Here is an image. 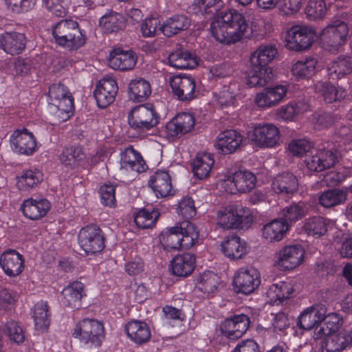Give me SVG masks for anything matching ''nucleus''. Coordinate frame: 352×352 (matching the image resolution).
<instances>
[{"mask_svg":"<svg viewBox=\"0 0 352 352\" xmlns=\"http://www.w3.org/2000/svg\"><path fill=\"white\" fill-rule=\"evenodd\" d=\"M243 141L242 135L235 130L221 132L217 138L216 146L220 153L228 155L234 153Z\"/></svg>","mask_w":352,"mask_h":352,"instance_id":"nucleus-27","label":"nucleus"},{"mask_svg":"<svg viewBox=\"0 0 352 352\" xmlns=\"http://www.w3.org/2000/svg\"><path fill=\"white\" fill-rule=\"evenodd\" d=\"M43 180V174L37 169L24 171L19 178L18 185L22 190H28L37 186Z\"/></svg>","mask_w":352,"mask_h":352,"instance_id":"nucleus-55","label":"nucleus"},{"mask_svg":"<svg viewBox=\"0 0 352 352\" xmlns=\"http://www.w3.org/2000/svg\"><path fill=\"white\" fill-rule=\"evenodd\" d=\"M273 78L271 68L262 66H251L248 74V84L251 87H263Z\"/></svg>","mask_w":352,"mask_h":352,"instance_id":"nucleus-41","label":"nucleus"},{"mask_svg":"<svg viewBox=\"0 0 352 352\" xmlns=\"http://www.w3.org/2000/svg\"><path fill=\"white\" fill-rule=\"evenodd\" d=\"M249 138L252 143L261 148H272L276 146L280 139L278 129L272 124L256 125Z\"/></svg>","mask_w":352,"mask_h":352,"instance_id":"nucleus-13","label":"nucleus"},{"mask_svg":"<svg viewBox=\"0 0 352 352\" xmlns=\"http://www.w3.org/2000/svg\"><path fill=\"white\" fill-rule=\"evenodd\" d=\"M350 344L352 342L347 332L332 333L326 338L323 350L327 352H340Z\"/></svg>","mask_w":352,"mask_h":352,"instance_id":"nucleus-40","label":"nucleus"},{"mask_svg":"<svg viewBox=\"0 0 352 352\" xmlns=\"http://www.w3.org/2000/svg\"><path fill=\"white\" fill-rule=\"evenodd\" d=\"M118 87L116 80L111 77H104L97 85L94 95L97 104L100 108L109 106L116 98Z\"/></svg>","mask_w":352,"mask_h":352,"instance_id":"nucleus-15","label":"nucleus"},{"mask_svg":"<svg viewBox=\"0 0 352 352\" xmlns=\"http://www.w3.org/2000/svg\"><path fill=\"white\" fill-rule=\"evenodd\" d=\"M84 285L80 281H74L63 289L61 292V303L65 307L79 309L81 300L86 296Z\"/></svg>","mask_w":352,"mask_h":352,"instance_id":"nucleus-29","label":"nucleus"},{"mask_svg":"<svg viewBox=\"0 0 352 352\" xmlns=\"http://www.w3.org/2000/svg\"><path fill=\"white\" fill-rule=\"evenodd\" d=\"M120 168L118 176L120 179H130L131 175H125L132 172L143 173L147 165L139 152L130 146L120 153Z\"/></svg>","mask_w":352,"mask_h":352,"instance_id":"nucleus-9","label":"nucleus"},{"mask_svg":"<svg viewBox=\"0 0 352 352\" xmlns=\"http://www.w3.org/2000/svg\"><path fill=\"white\" fill-rule=\"evenodd\" d=\"M335 140L338 143V145H334L330 148H338L340 151V155L342 151L346 149V148H342V146H346L350 145L352 142V133L351 129L347 126H342L335 132Z\"/></svg>","mask_w":352,"mask_h":352,"instance_id":"nucleus-59","label":"nucleus"},{"mask_svg":"<svg viewBox=\"0 0 352 352\" xmlns=\"http://www.w3.org/2000/svg\"><path fill=\"white\" fill-rule=\"evenodd\" d=\"M327 10V6L324 0H309L305 8V13L309 19L315 21L322 19Z\"/></svg>","mask_w":352,"mask_h":352,"instance_id":"nucleus-56","label":"nucleus"},{"mask_svg":"<svg viewBox=\"0 0 352 352\" xmlns=\"http://www.w3.org/2000/svg\"><path fill=\"white\" fill-rule=\"evenodd\" d=\"M256 181V176L252 172L247 170H239L234 173L226 181L227 185L230 183L234 186L226 190L230 193L250 192L255 187Z\"/></svg>","mask_w":352,"mask_h":352,"instance_id":"nucleus-20","label":"nucleus"},{"mask_svg":"<svg viewBox=\"0 0 352 352\" xmlns=\"http://www.w3.org/2000/svg\"><path fill=\"white\" fill-rule=\"evenodd\" d=\"M50 208V203L46 199L39 200L28 199L21 206L23 214L30 219H38L45 215Z\"/></svg>","mask_w":352,"mask_h":352,"instance_id":"nucleus-35","label":"nucleus"},{"mask_svg":"<svg viewBox=\"0 0 352 352\" xmlns=\"http://www.w3.org/2000/svg\"><path fill=\"white\" fill-rule=\"evenodd\" d=\"M190 25V18L184 14H177L168 18L159 30L165 36L170 37L187 30Z\"/></svg>","mask_w":352,"mask_h":352,"instance_id":"nucleus-34","label":"nucleus"},{"mask_svg":"<svg viewBox=\"0 0 352 352\" xmlns=\"http://www.w3.org/2000/svg\"><path fill=\"white\" fill-rule=\"evenodd\" d=\"M340 157V151L338 148H330L329 144L327 147L319 148L306 155L305 163L311 172H321L333 166Z\"/></svg>","mask_w":352,"mask_h":352,"instance_id":"nucleus-5","label":"nucleus"},{"mask_svg":"<svg viewBox=\"0 0 352 352\" xmlns=\"http://www.w3.org/2000/svg\"><path fill=\"white\" fill-rule=\"evenodd\" d=\"M7 8L14 14H23L32 10L36 0H4Z\"/></svg>","mask_w":352,"mask_h":352,"instance_id":"nucleus-58","label":"nucleus"},{"mask_svg":"<svg viewBox=\"0 0 352 352\" xmlns=\"http://www.w3.org/2000/svg\"><path fill=\"white\" fill-rule=\"evenodd\" d=\"M327 226L328 221L326 219L315 216L305 220L302 229L309 236L319 238L327 233Z\"/></svg>","mask_w":352,"mask_h":352,"instance_id":"nucleus-44","label":"nucleus"},{"mask_svg":"<svg viewBox=\"0 0 352 352\" xmlns=\"http://www.w3.org/2000/svg\"><path fill=\"white\" fill-rule=\"evenodd\" d=\"M100 25L107 34L116 32L124 28L125 19L119 13L111 12L100 18Z\"/></svg>","mask_w":352,"mask_h":352,"instance_id":"nucleus-51","label":"nucleus"},{"mask_svg":"<svg viewBox=\"0 0 352 352\" xmlns=\"http://www.w3.org/2000/svg\"><path fill=\"white\" fill-rule=\"evenodd\" d=\"M5 331L10 340L16 344L23 343L25 340L23 331L15 321L8 322L5 327Z\"/></svg>","mask_w":352,"mask_h":352,"instance_id":"nucleus-64","label":"nucleus"},{"mask_svg":"<svg viewBox=\"0 0 352 352\" xmlns=\"http://www.w3.org/2000/svg\"><path fill=\"white\" fill-rule=\"evenodd\" d=\"M170 85L173 95L184 102L196 98L199 93L195 78L190 76H173L170 80Z\"/></svg>","mask_w":352,"mask_h":352,"instance_id":"nucleus-12","label":"nucleus"},{"mask_svg":"<svg viewBox=\"0 0 352 352\" xmlns=\"http://www.w3.org/2000/svg\"><path fill=\"white\" fill-rule=\"evenodd\" d=\"M195 267V256L190 253L177 255L170 261L172 274L179 277L190 276Z\"/></svg>","mask_w":352,"mask_h":352,"instance_id":"nucleus-31","label":"nucleus"},{"mask_svg":"<svg viewBox=\"0 0 352 352\" xmlns=\"http://www.w3.org/2000/svg\"><path fill=\"white\" fill-rule=\"evenodd\" d=\"M304 254L300 245H287L280 250L275 264L280 270H293L300 264Z\"/></svg>","mask_w":352,"mask_h":352,"instance_id":"nucleus-14","label":"nucleus"},{"mask_svg":"<svg viewBox=\"0 0 352 352\" xmlns=\"http://www.w3.org/2000/svg\"><path fill=\"white\" fill-rule=\"evenodd\" d=\"M73 336L85 344L99 346L104 338V327L96 319L85 318L76 324Z\"/></svg>","mask_w":352,"mask_h":352,"instance_id":"nucleus-6","label":"nucleus"},{"mask_svg":"<svg viewBox=\"0 0 352 352\" xmlns=\"http://www.w3.org/2000/svg\"><path fill=\"white\" fill-rule=\"evenodd\" d=\"M0 265L7 276L15 277L23 272L24 259L16 250H8L1 255Z\"/></svg>","mask_w":352,"mask_h":352,"instance_id":"nucleus-22","label":"nucleus"},{"mask_svg":"<svg viewBox=\"0 0 352 352\" xmlns=\"http://www.w3.org/2000/svg\"><path fill=\"white\" fill-rule=\"evenodd\" d=\"M328 75L333 80H340L352 74V56L340 55L327 67Z\"/></svg>","mask_w":352,"mask_h":352,"instance_id":"nucleus-30","label":"nucleus"},{"mask_svg":"<svg viewBox=\"0 0 352 352\" xmlns=\"http://www.w3.org/2000/svg\"><path fill=\"white\" fill-rule=\"evenodd\" d=\"M128 119L131 127L144 131L157 126L160 117L153 107L140 105L130 111Z\"/></svg>","mask_w":352,"mask_h":352,"instance_id":"nucleus-10","label":"nucleus"},{"mask_svg":"<svg viewBox=\"0 0 352 352\" xmlns=\"http://www.w3.org/2000/svg\"><path fill=\"white\" fill-rule=\"evenodd\" d=\"M214 160L211 154L207 153H198L192 162L194 175L199 179L209 177Z\"/></svg>","mask_w":352,"mask_h":352,"instance_id":"nucleus-39","label":"nucleus"},{"mask_svg":"<svg viewBox=\"0 0 352 352\" xmlns=\"http://www.w3.org/2000/svg\"><path fill=\"white\" fill-rule=\"evenodd\" d=\"M244 16L236 11L221 12L210 23L212 36L221 43L227 44L241 40L248 28Z\"/></svg>","mask_w":352,"mask_h":352,"instance_id":"nucleus-1","label":"nucleus"},{"mask_svg":"<svg viewBox=\"0 0 352 352\" xmlns=\"http://www.w3.org/2000/svg\"><path fill=\"white\" fill-rule=\"evenodd\" d=\"M148 184L157 197H166L173 195L171 178L167 171H156L151 176Z\"/></svg>","mask_w":352,"mask_h":352,"instance_id":"nucleus-28","label":"nucleus"},{"mask_svg":"<svg viewBox=\"0 0 352 352\" xmlns=\"http://www.w3.org/2000/svg\"><path fill=\"white\" fill-rule=\"evenodd\" d=\"M348 24L343 20L333 19L320 33L322 47L336 53L345 45L349 36Z\"/></svg>","mask_w":352,"mask_h":352,"instance_id":"nucleus-4","label":"nucleus"},{"mask_svg":"<svg viewBox=\"0 0 352 352\" xmlns=\"http://www.w3.org/2000/svg\"><path fill=\"white\" fill-rule=\"evenodd\" d=\"M326 316V308L321 305H316L304 310L298 318L300 329L310 330L320 329Z\"/></svg>","mask_w":352,"mask_h":352,"instance_id":"nucleus-18","label":"nucleus"},{"mask_svg":"<svg viewBox=\"0 0 352 352\" xmlns=\"http://www.w3.org/2000/svg\"><path fill=\"white\" fill-rule=\"evenodd\" d=\"M317 63V60L311 56L299 60L292 67V75L298 80L309 78L315 73Z\"/></svg>","mask_w":352,"mask_h":352,"instance_id":"nucleus-45","label":"nucleus"},{"mask_svg":"<svg viewBox=\"0 0 352 352\" xmlns=\"http://www.w3.org/2000/svg\"><path fill=\"white\" fill-rule=\"evenodd\" d=\"M18 300V294L13 290L4 288L0 290V310L9 311L14 308Z\"/></svg>","mask_w":352,"mask_h":352,"instance_id":"nucleus-60","label":"nucleus"},{"mask_svg":"<svg viewBox=\"0 0 352 352\" xmlns=\"http://www.w3.org/2000/svg\"><path fill=\"white\" fill-rule=\"evenodd\" d=\"M299 183L297 177L290 173L278 175L273 180L272 188L277 194L293 195L298 190Z\"/></svg>","mask_w":352,"mask_h":352,"instance_id":"nucleus-33","label":"nucleus"},{"mask_svg":"<svg viewBox=\"0 0 352 352\" xmlns=\"http://www.w3.org/2000/svg\"><path fill=\"white\" fill-rule=\"evenodd\" d=\"M182 229L180 235L181 249H189L197 242L199 236L197 227L188 221H182Z\"/></svg>","mask_w":352,"mask_h":352,"instance_id":"nucleus-52","label":"nucleus"},{"mask_svg":"<svg viewBox=\"0 0 352 352\" xmlns=\"http://www.w3.org/2000/svg\"><path fill=\"white\" fill-rule=\"evenodd\" d=\"M308 208L306 203L299 201L293 203L282 210L281 214L285 222H296L302 219L307 213Z\"/></svg>","mask_w":352,"mask_h":352,"instance_id":"nucleus-53","label":"nucleus"},{"mask_svg":"<svg viewBox=\"0 0 352 352\" xmlns=\"http://www.w3.org/2000/svg\"><path fill=\"white\" fill-rule=\"evenodd\" d=\"M236 87L235 83H230L228 86H223L217 96L218 103L223 106H230L234 104L236 94L234 89Z\"/></svg>","mask_w":352,"mask_h":352,"instance_id":"nucleus-63","label":"nucleus"},{"mask_svg":"<svg viewBox=\"0 0 352 352\" xmlns=\"http://www.w3.org/2000/svg\"><path fill=\"white\" fill-rule=\"evenodd\" d=\"M170 65L179 69L194 68L197 63L195 57L185 50H177L168 56Z\"/></svg>","mask_w":352,"mask_h":352,"instance_id":"nucleus-42","label":"nucleus"},{"mask_svg":"<svg viewBox=\"0 0 352 352\" xmlns=\"http://www.w3.org/2000/svg\"><path fill=\"white\" fill-rule=\"evenodd\" d=\"M314 92L326 103L340 102L346 96V91L335 86L329 81H317L314 85Z\"/></svg>","mask_w":352,"mask_h":352,"instance_id":"nucleus-21","label":"nucleus"},{"mask_svg":"<svg viewBox=\"0 0 352 352\" xmlns=\"http://www.w3.org/2000/svg\"><path fill=\"white\" fill-rule=\"evenodd\" d=\"M195 118L190 113L177 114L165 126L166 138H177L190 132L195 125Z\"/></svg>","mask_w":352,"mask_h":352,"instance_id":"nucleus-16","label":"nucleus"},{"mask_svg":"<svg viewBox=\"0 0 352 352\" xmlns=\"http://www.w3.org/2000/svg\"><path fill=\"white\" fill-rule=\"evenodd\" d=\"M177 212L186 219L195 217L197 210L193 199L188 197L183 198L178 204Z\"/></svg>","mask_w":352,"mask_h":352,"instance_id":"nucleus-62","label":"nucleus"},{"mask_svg":"<svg viewBox=\"0 0 352 352\" xmlns=\"http://www.w3.org/2000/svg\"><path fill=\"white\" fill-rule=\"evenodd\" d=\"M308 107L302 102H291L277 109L276 116L283 120H292L296 114L306 111Z\"/></svg>","mask_w":352,"mask_h":352,"instance_id":"nucleus-54","label":"nucleus"},{"mask_svg":"<svg viewBox=\"0 0 352 352\" xmlns=\"http://www.w3.org/2000/svg\"><path fill=\"white\" fill-rule=\"evenodd\" d=\"M347 193L340 188L327 190L318 198V202L324 208H331L343 204L346 200Z\"/></svg>","mask_w":352,"mask_h":352,"instance_id":"nucleus-46","label":"nucleus"},{"mask_svg":"<svg viewBox=\"0 0 352 352\" xmlns=\"http://www.w3.org/2000/svg\"><path fill=\"white\" fill-rule=\"evenodd\" d=\"M182 228V222L176 223L173 227L167 228L161 232L159 236L160 243L164 250H180V235Z\"/></svg>","mask_w":352,"mask_h":352,"instance_id":"nucleus-36","label":"nucleus"},{"mask_svg":"<svg viewBox=\"0 0 352 352\" xmlns=\"http://www.w3.org/2000/svg\"><path fill=\"white\" fill-rule=\"evenodd\" d=\"M129 90L130 98L137 102L144 101L151 93L149 82L143 78L131 80L129 85Z\"/></svg>","mask_w":352,"mask_h":352,"instance_id":"nucleus-43","label":"nucleus"},{"mask_svg":"<svg viewBox=\"0 0 352 352\" xmlns=\"http://www.w3.org/2000/svg\"><path fill=\"white\" fill-rule=\"evenodd\" d=\"M220 277L212 272L207 271L197 278V288L204 294H213L217 289Z\"/></svg>","mask_w":352,"mask_h":352,"instance_id":"nucleus-49","label":"nucleus"},{"mask_svg":"<svg viewBox=\"0 0 352 352\" xmlns=\"http://www.w3.org/2000/svg\"><path fill=\"white\" fill-rule=\"evenodd\" d=\"M287 91L286 87L283 85L265 88L256 95L255 102L259 107H272L282 101L286 96Z\"/></svg>","mask_w":352,"mask_h":352,"instance_id":"nucleus-23","label":"nucleus"},{"mask_svg":"<svg viewBox=\"0 0 352 352\" xmlns=\"http://www.w3.org/2000/svg\"><path fill=\"white\" fill-rule=\"evenodd\" d=\"M85 157L80 146H70L63 149L59 156L60 162L65 166L75 168L78 166Z\"/></svg>","mask_w":352,"mask_h":352,"instance_id":"nucleus-47","label":"nucleus"},{"mask_svg":"<svg viewBox=\"0 0 352 352\" xmlns=\"http://www.w3.org/2000/svg\"><path fill=\"white\" fill-rule=\"evenodd\" d=\"M337 116L329 112L316 113L314 115V124L318 130L326 129L334 124Z\"/></svg>","mask_w":352,"mask_h":352,"instance_id":"nucleus-61","label":"nucleus"},{"mask_svg":"<svg viewBox=\"0 0 352 352\" xmlns=\"http://www.w3.org/2000/svg\"><path fill=\"white\" fill-rule=\"evenodd\" d=\"M316 38L315 29L309 25H293L287 33V44L289 50L301 52L309 49Z\"/></svg>","mask_w":352,"mask_h":352,"instance_id":"nucleus-7","label":"nucleus"},{"mask_svg":"<svg viewBox=\"0 0 352 352\" xmlns=\"http://www.w3.org/2000/svg\"><path fill=\"white\" fill-rule=\"evenodd\" d=\"M260 284V273L252 267L240 268L235 274L233 279V286L235 292L245 295L254 292Z\"/></svg>","mask_w":352,"mask_h":352,"instance_id":"nucleus-11","label":"nucleus"},{"mask_svg":"<svg viewBox=\"0 0 352 352\" xmlns=\"http://www.w3.org/2000/svg\"><path fill=\"white\" fill-rule=\"evenodd\" d=\"M26 38L24 34L17 32H5L0 34V47L7 54L16 55L25 48Z\"/></svg>","mask_w":352,"mask_h":352,"instance_id":"nucleus-25","label":"nucleus"},{"mask_svg":"<svg viewBox=\"0 0 352 352\" xmlns=\"http://www.w3.org/2000/svg\"><path fill=\"white\" fill-rule=\"evenodd\" d=\"M217 224L225 230H248L253 222L251 210L241 206H229L218 210Z\"/></svg>","mask_w":352,"mask_h":352,"instance_id":"nucleus-3","label":"nucleus"},{"mask_svg":"<svg viewBox=\"0 0 352 352\" xmlns=\"http://www.w3.org/2000/svg\"><path fill=\"white\" fill-rule=\"evenodd\" d=\"M12 150L19 154L30 155L36 148V140L33 134L26 129L15 131L10 138Z\"/></svg>","mask_w":352,"mask_h":352,"instance_id":"nucleus-19","label":"nucleus"},{"mask_svg":"<svg viewBox=\"0 0 352 352\" xmlns=\"http://www.w3.org/2000/svg\"><path fill=\"white\" fill-rule=\"evenodd\" d=\"M324 323L322 322L318 333L322 335H329L335 331L339 328L341 324L342 319L338 314L336 313L326 314L324 319Z\"/></svg>","mask_w":352,"mask_h":352,"instance_id":"nucleus-57","label":"nucleus"},{"mask_svg":"<svg viewBox=\"0 0 352 352\" xmlns=\"http://www.w3.org/2000/svg\"><path fill=\"white\" fill-rule=\"evenodd\" d=\"M50 310L46 302H38L34 307L32 318L37 330L45 331L50 325Z\"/></svg>","mask_w":352,"mask_h":352,"instance_id":"nucleus-48","label":"nucleus"},{"mask_svg":"<svg viewBox=\"0 0 352 352\" xmlns=\"http://www.w3.org/2000/svg\"><path fill=\"white\" fill-rule=\"evenodd\" d=\"M55 43L67 51H76L86 43L87 38L77 21L61 20L52 26Z\"/></svg>","mask_w":352,"mask_h":352,"instance_id":"nucleus-2","label":"nucleus"},{"mask_svg":"<svg viewBox=\"0 0 352 352\" xmlns=\"http://www.w3.org/2000/svg\"><path fill=\"white\" fill-rule=\"evenodd\" d=\"M289 225L282 219H276L265 225L263 228V236L267 241H279L283 239Z\"/></svg>","mask_w":352,"mask_h":352,"instance_id":"nucleus-37","label":"nucleus"},{"mask_svg":"<svg viewBox=\"0 0 352 352\" xmlns=\"http://www.w3.org/2000/svg\"><path fill=\"white\" fill-rule=\"evenodd\" d=\"M221 246L223 254L232 261L242 258L248 253L246 242L236 234L227 236Z\"/></svg>","mask_w":352,"mask_h":352,"instance_id":"nucleus-24","label":"nucleus"},{"mask_svg":"<svg viewBox=\"0 0 352 352\" xmlns=\"http://www.w3.org/2000/svg\"><path fill=\"white\" fill-rule=\"evenodd\" d=\"M277 54V50L274 45H261L250 56L251 66L267 65L274 58Z\"/></svg>","mask_w":352,"mask_h":352,"instance_id":"nucleus-38","label":"nucleus"},{"mask_svg":"<svg viewBox=\"0 0 352 352\" xmlns=\"http://www.w3.org/2000/svg\"><path fill=\"white\" fill-rule=\"evenodd\" d=\"M250 322V318L247 315H234L222 322L221 331L229 339H238L246 332Z\"/></svg>","mask_w":352,"mask_h":352,"instance_id":"nucleus-17","label":"nucleus"},{"mask_svg":"<svg viewBox=\"0 0 352 352\" xmlns=\"http://www.w3.org/2000/svg\"><path fill=\"white\" fill-rule=\"evenodd\" d=\"M125 331L129 338L139 345L148 342L151 337L149 326L141 320L129 321L125 326Z\"/></svg>","mask_w":352,"mask_h":352,"instance_id":"nucleus-32","label":"nucleus"},{"mask_svg":"<svg viewBox=\"0 0 352 352\" xmlns=\"http://www.w3.org/2000/svg\"><path fill=\"white\" fill-rule=\"evenodd\" d=\"M159 217L160 212L157 210L142 208L135 214L134 221L138 228L148 229L155 225Z\"/></svg>","mask_w":352,"mask_h":352,"instance_id":"nucleus-50","label":"nucleus"},{"mask_svg":"<svg viewBox=\"0 0 352 352\" xmlns=\"http://www.w3.org/2000/svg\"><path fill=\"white\" fill-rule=\"evenodd\" d=\"M137 62V56L131 50L124 51L120 48H116L111 51L109 58V66L121 71L132 69Z\"/></svg>","mask_w":352,"mask_h":352,"instance_id":"nucleus-26","label":"nucleus"},{"mask_svg":"<svg viewBox=\"0 0 352 352\" xmlns=\"http://www.w3.org/2000/svg\"><path fill=\"white\" fill-rule=\"evenodd\" d=\"M104 240L102 230L96 224L83 227L78 234V243L87 254L100 252L104 248Z\"/></svg>","mask_w":352,"mask_h":352,"instance_id":"nucleus-8","label":"nucleus"}]
</instances>
